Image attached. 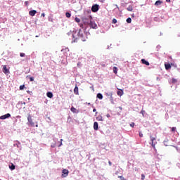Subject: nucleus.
<instances>
[{
  "label": "nucleus",
  "instance_id": "f257e3e1",
  "mask_svg": "<svg viewBox=\"0 0 180 180\" xmlns=\"http://www.w3.org/2000/svg\"><path fill=\"white\" fill-rule=\"evenodd\" d=\"M72 39V43H78L79 39L82 41H85L86 40L84 32L81 30L73 31Z\"/></svg>",
  "mask_w": 180,
  "mask_h": 180
},
{
  "label": "nucleus",
  "instance_id": "f03ea898",
  "mask_svg": "<svg viewBox=\"0 0 180 180\" xmlns=\"http://www.w3.org/2000/svg\"><path fill=\"white\" fill-rule=\"evenodd\" d=\"M82 20H83L84 25H86L87 26H89V23L92 20V16L89 15L87 18L86 17H83Z\"/></svg>",
  "mask_w": 180,
  "mask_h": 180
},
{
  "label": "nucleus",
  "instance_id": "7ed1b4c3",
  "mask_svg": "<svg viewBox=\"0 0 180 180\" xmlns=\"http://www.w3.org/2000/svg\"><path fill=\"white\" fill-rule=\"evenodd\" d=\"M150 141H152V147L153 148H155V144L156 143H154L157 140V135H155V136H153V135L150 136Z\"/></svg>",
  "mask_w": 180,
  "mask_h": 180
},
{
  "label": "nucleus",
  "instance_id": "20e7f679",
  "mask_svg": "<svg viewBox=\"0 0 180 180\" xmlns=\"http://www.w3.org/2000/svg\"><path fill=\"white\" fill-rule=\"evenodd\" d=\"M27 120L30 126H32V127H34V122H33V120L32 119V115H30V114L28 115Z\"/></svg>",
  "mask_w": 180,
  "mask_h": 180
},
{
  "label": "nucleus",
  "instance_id": "39448f33",
  "mask_svg": "<svg viewBox=\"0 0 180 180\" xmlns=\"http://www.w3.org/2000/svg\"><path fill=\"white\" fill-rule=\"evenodd\" d=\"M98 11H99V5L98 4L93 5L91 7V11L95 13V12H98Z\"/></svg>",
  "mask_w": 180,
  "mask_h": 180
},
{
  "label": "nucleus",
  "instance_id": "423d86ee",
  "mask_svg": "<svg viewBox=\"0 0 180 180\" xmlns=\"http://www.w3.org/2000/svg\"><path fill=\"white\" fill-rule=\"evenodd\" d=\"M3 67V72L4 74H6V75H8V74H9V69H8V68L6 67V65H2Z\"/></svg>",
  "mask_w": 180,
  "mask_h": 180
},
{
  "label": "nucleus",
  "instance_id": "0eeeda50",
  "mask_svg": "<svg viewBox=\"0 0 180 180\" xmlns=\"http://www.w3.org/2000/svg\"><path fill=\"white\" fill-rule=\"evenodd\" d=\"M89 26H90V27H91V29H96V27H98V25H96V23H95V22H94L92 20L90 21Z\"/></svg>",
  "mask_w": 180,
  "mask_h": 180
},
{
  "label": "nucleus",
  "instance_id": "6e6552de",
  "mask_svg": "<svg viewBox=\"0 0 180 180\" xmlns=\"http://www.w3.org/2000/svg\"><path fill=\"white\" fill-rule=\"evenodd\" d=\"M69 172H70L68 171V169H63L62 171V176H63V178H65L66 176H68Z\"/></svg>",
  "mask_w": 180,
  "mask_h": 180
},
{
  "label": "nucleus",
  "instance_id": "1a4fd4ad",
  "mask_svg": "<svg viewBox=\"0 0 180 180\" xmlns=\"http://www.w3.org/2000/svg\"><path fill=\"white\" fill-rule=\"evenodd\" d=\"M9 117H11V114L9 113L0 116L1 120H5V119H9Z\"/></svg>",
  "mask_w": 180,
  "mask_h": 180
},
{
  "label": "nucleus",
  "instance_id": "9d476101",
  "mask_svg": "<svg viewBox=\"0 0 180 180\" xmlns=\"http://www.w3.org/2000/svg\"><path fill=\"white\" fill-rule=\"evenodd\" d=\"M37 13V11L36 10H32L29 12L30 16H34Z\"/></svg>",
  "mask_w": 180,
  "mask_h": 180
},
{
  "label": "nucleus",
  "instance_id": "9b49d317",
  "mask_svg": "<svg viewBox=\"0 0 180 180\" xmlns=\"http://www.w3.org/2000/svg\"><path fill=\"white\" fill-rule=\"evenodd\" d=\"M141 63L142 64H145V65H150V63L146 60V59H141Z\"/></svg>",
  "mask_w": 180,
  "mask_h": 180
},
{
  "label": "nucleus",
  "instance_id": "f8f14e48",
  "mask_svg": "<svg viewBox=\"0 0 180 180\" xmlns=\"http://www.w3.org/2000/svg\"><path fill=\"white\" fill-rule=\"evenodd\" d=\"M118 91H117V94L118 95V96H122V95H123V90H122V89H118Z\"/></svg>",
  "mask_w": 180,
  "mask_h": 180
},
{
  "label": "nucleus",
  "instance_id": "ddd939ff",
  "mask_svg": "<svg viewBox=\"0 0 180 180\" xmlns=\"http://www.w3.org/2000/svg\"><path fill=\"white\" fill-rule=\"evenodd\" d=\"M165 70H168L171 68V64L169 63H165Z\"/></svg>",
  "mask_w": 180,
  "mask_h": 180
},
{
  "label": "nucleus",
  "instance_id": "4468645a",
  "mask_svg": "<svg viewBox=\"0 0 180 180\" xmlns=\"http://www.w3.org/2000/svg\"><path fill=\"white\" fill-rule=\"evenodd\" d=\"M98 122H95L94 123V130H98Z\"/></svg>",
  "mask_w": 180,
  "mask_h": 180
},
{
  "label": "nucleus",
  "instance_id": "2eb2a0df",
  "mask_svg": "<svg viewBox=\"0 0 180 180\" xmlns=\"http://www.w3.org/2000/svg\"><path fill=\"white\" fill-rule=\"evenodd\" d=\"M96 120H98L99 122H103V117L102 115H99L96 117Z\"/></svg>",
  "mask_w": 180,
  "mask_h": 180
},
{
  "label": "nucleus",
  "instance_id": "dca6fc26",
  "mask_svg": "<svg viewBox=\"0 0 180 180\" xmlns=\"http://www.w3.org/2000/svg\"><path fill=\"white\" fill-rule=\"evenodd\" d=\"M127 10L129 12H133V6H129L127 8Z\"/></svg>",
  "mask_w": 180,
  "mask_h": 180
},
{
  "label": "nucleus",
  "instance_id": "f3484780",
  "mask_svg": "<svg viewBox=\"0 0 180 180\" xmlns=\"http://www.w3.org/2000/svg\"><path fill=\"white\" fill-rule=\"evenodd\" d=\"M161 4H162V1L158 0L155 3V6H159V5H161Z\"/></svg>",
  "mask_w": 180,
  "mask_h": 180
},
{
  "label": "nucleus",
  "instance_id": "a211bd4d",
  "mask_svg": "<svg viewBox=\"0 0 180 180\" xmlns=\"http://www.w3.org/2000/svg\"><path fill=\"white\" fill-rule=\"evenodd\" d=\"M46 96H48V98H53V93L47 92Z\"/></svg>",
  "mask_w": 180,
  "mask_h": 180
},
{
  "label": "nucleus",
  "instance_id": "6ab92c4d",
  "mask_svg": "<svg viewBox=\"0 0 180 180\" xmlns=\"http://www.w3.org/2000/svg\"><path fill=\"white\" fill-rule=\"evenodd\" d=\"M97 98H98V99H103V96L102 95V94L98 93V94H97Z\"/></svg>",
  "mask_w": 180,
  "mask_h": 180
},
{
  "label": "nucleus",
  "instance_id": "aec40b11",
  "mask_svg": "<svg viewBox=\"0 0 180 180\" xmlns=\"http://www.w3.org/2000/svg\"><path fill=\"white\" fill-rule=\"evenodd\" d=\"M9 168L11 171H13V169H15V165H13V163H11V165H9Z\"/></svg>",
  "mask_w": 180,
  "mask_h": 180
},
{
  "label": "nucleus",
  "instance_id": "412c9836",
  "mask_svg": "<svg viewBox=\"0 0 180 180\" xmlns=\"http://www.w3.org/2000/svg\"><path fill=\"white\" fill-rule=\"evenodd\" d=\"M74 94H75V95H78V86L75 87Z\"/></svg>",
  "mask_w": 180,
  "mask_h": 180
},
{
  "label": "nucleus",
  "instance_id": "4be33fe9",
  "mask_svg": "<svg viewBox=\"0 0 180 180\" xmlns=\"http://www.w3.org/2000/svg\"><path fill=\"white\" fill-rule=\"evenodd\" d=\"M71 112H72V113H77V108L72 107L70 108Z\"/></svg>",
  "mask_w": 180,
  "mask_h": 180
},
{
  "label": "nucleus",
  "instance_id": "5701e85b",
  "mask_svg": "<svg viewBox=\"0 0 180 180\" xmlns=\"http://www.w3.org/2000/svg\"><path fill=\"white\" fill-rule=\"evenodd\" d=\"M172 82L173 84H176V82H178V79H175V78H172Z\"/></svg>",
  "mask_w": 180,
  "mask_h": 180
},
{
  "label": "nucleus",
  "instance_id": "b1692460",
  "mask_svg": "<svg viewBox=\"0 0 180 180\" xmlns=\"http://www.w3.org/2000/svg\"><path fill=\"white\" fill-rule=\"evenodd\" d=\"M113 72H114V74H117V67L113 68Z\"/></svg>",
  "mask_w": 180,
  "mask_h": 180
},
{
  "label": "nucleus",
  "instance_id": "393cba45",
  "mask_svg": "<svg viewBox=\"0 0 180 180\" xmlns=\"http://www.w3.org/2000/svg\"><path fill=\"white\" fill-rule=\"evenodd\" d=\"M65 16H66V18H71V13H70L69 12H67L65 13Z\"/></svg>",
  "mask_w": 180,
  "mask_h": 180
},
{
  "label": "nucleus",
  "instance_id": "a878e982",
  "mask_svg": "<svg viewBox=\"0 0 180 180\" xmlns=\"http://www.w3.org/2000/svg\"><path fill=\"white\" fill-rule=\"evenodd\" d=\"M75 22H77V23H79V22H81V20L77 17L75 18Z\"/></svg>",
  "mask_w": 180,
  "mask_h": 180
},
{
  "label": "nucleus",
  "instance_id": "bb28decb",
  "mask_svg": "<svg viewBox=\"0 0 180 180\" xmlns=\"http://www.w3.org/2000/svg\"><path fill=\"white\" fill-rule=\"evenodd\" d=\"M127 23H131V18H128L127 19Z\"/></svg>",
  "mask_w": 180,
  "mask_h": 180
},
{
  "label": "nucleus",
  "instance_id": "cd10ccee",
  "mask_svg": "<svg viewBox=\"0 0 180 180\" xmlns=\"http://www.w3.org/2000/svg\"><path fill=\"white\" fill-rule=\"evenodd\" d=\"M112 23H113L114 25L117 23V20H116L115 18L112 19Z\"/></svg>",
  "mask_w": 180,
  "mask_h": 180
},
{
  "label": "nucleus",
  "instance_id": "c85d7f7f",
  "mask_svg": "<svg viewBox=\"0 0 180 180\" xmlns=\"http://www.w3.org/2000/svg\"><path fill=\"white\" fill-rule=\"evenodd\" d=\"M22 89H25V85L20 86V90L22 91Z\"/></svg>",
  "mask_w": 180,
  "mask_h": 180
},
{
  "label": "nucleus",
  "instance_id": "c756f323",
  "mask_svg": "<svg viewBox=\"0 0 180 180\" xmlns=\"http://www.w3.org/2000/svg\"><path fill=\"white\" fill-rule=\"evenodd\" d=\"M172 132L176 131V127H172Z\"/></svg>",
  "mask_w": 180,
  "mask_h": 180
},
{
  "label": "nucleus",
  "instance_id": "7c9ffc66",
  "mask_svg": "<svg viewBox=\"0 0 180 180\" xmlns=\"http://www.w3.org/2000/svg\"><path fill=\"white\" fill-rule=\"evenodd\" d=\"M30 81L31 82H33V81H34V77H30Z\"/></svg>",
  "mask_w": 180,
  "mask_h": 180
},
{
  "label": "nucleus",
  "instance_id": "2f4dec72",
  "mask_svg": "<svg viewBox=\"0 0 180 180\" xmlns=\"http://www.w3.org/2000/svg\"><path fill=\"white\" fill-rule=\"evenodd\" d=\"M141 179H142V180L146 179V175L141 174Z\"/></svg>",
  "mask_w": 180,
  "mask_h": 180
},
{
  "label": "nucleus",
  "instance_id": "473e14b6",
  "mask_svg": "<svg viewBox=\"0 0 180 180\" xmlns=\"http://www.w3.org/2000/svg\"><path fill=\"white\" fill-rule=\"evenodd\" d=\"M118 178H120L122 180H126V179H124V177H123V176H119Z\"/></svg>",
  "mask_w": 180,
  "mask_h": 180
},
{
  "label": "nucleus",
  "instance_id": "72a5a7b5",
  "mask_svg": "<svg viewBox=\"0 0 180 180\" xmlns=\"http://www.w3.org/2000/svg\"><path fill=\"white\" fill-rule=\"evenodd\" d=\"M25 54L23 53H20V57H25Z\"/></svg>",
  "mask_w": 180,
  "mask_h": 180
},
{
  "label": "nucleus",
  "instance_id": "f704fd0d",
  "mask_svg": "<svg viewBox=\"0 0 180 180\" xmlns=\"http://www.w3.org/2000/svg\"><path fill=\"white\" fill-rule=\"evenodd\" d=\"M146 111H144V110H142L141 111V113L143 115V116H144V112H145Z\"/></svg>",
  "mask_w": 180,
  "mask_h": 180
},
{
  "label": "nucleus",
  "instance_id": "c9c22d12",
  "mask_svg": "<svg viewBox=\"0 0 180 180\" xmlns=\"http://www.w3.org/2000/svg\"><path fill=\"white\" fill-rule=\"evenodd\" d=\"M131 127H134V122L130 124Z\"/></svg>",
  "mask_w": 180,
  "mask_h": 180
},
{
  "label": "nucleus",
  "instance_id": "e433bc0d",
  "mask_svg": "<svg viewBox=\"0 0 180 180\" xmlns=\"http://www.w3.org/2000/svg\"><path fill=\"white\" fill-rule=\"evenodd\" d=\"M139 137H143V133L139 132Z\"/></svg>",
  "mask_w": 180,
  "mask_h": 180
},
{
  "label": "nucleus",
  "instance_id": "4c0bfd02",
  "mask_svg": "<svg viewBox=\"0 0 180 180\" xmlns=\"http://www.w3.org/2000/svg\"><path fill=\"white\" fill-rule=\"evenodd\" d=\"M25 4L26 6H27L29 5V1H25Z\"/></svg>",
  "mask_w": 180,
  "mask_h": 180
},
{
  "label": "nucleus",
  "instance_id": "58836bf2",
  "mask_svg": "<svg viewBox=\"0 0 180 180\" xmlns=\"http://www.w3.org/2000/svg\"><path fill=\"white\" fill-rule=\"evenodd\" d=\"M41 16H42L43 18H44V16H46V14H44V13H42Z\"/></svg>",
  "mask_w": 180,
  "mask_h": 180
},
{
  "label": "nucleus",
  "instance_id": "ea45409f",
  "mask_svg": "<svg viewBox=\"0 0 180 180\" xmlns=\"http://www.w3.org/2000/svg\"><path fill=\"white\" fill-rule=\"evenodd\" d=\"M108 164H109L110 167H111V165H112V162L108 161Z\"/></svg>",
  "mask_w": 180,
  "mask_h": 180
},
{
  "label": "nucleus",
  "instance_id": "a19ab883",
  "mask_svg": "<svg viewBox=\"0 0 180 180\" xmlns=\"http://www.w3.org/2000/svg\"><path fill=\"white\" fill-rule=\"evenodd\" d=\"M106 116H107V117H110V114H107Z\"/></svg>",
  "mask_w": 180,
  "mask_h": 180
},
{
  "label": "nucleus",
  "instance_id": "79ce46f5",
  "mask_svg": "<svg viewBox=\"0 0 180 180\" xmlns=\"http://www.w3.org/2000/svg\"><path fill=\"white\" fill-rule=\"evenodd\" d=\"M63 146V143L61 142L60 144L59 145V147H61Z\"/></svg>",
  "mask_w": 180,
  "mask_h": 180
},
{
  "label": "nucleus",
  "instance_id": "37998d69",
  "mask_svg": "<svg viewBox=\"0 0 180 180\" xmlns=\"http://www.w3.org/2000/svg\"><path fill=\"white\" fill-rule=\"evenodd\" d=\"M166 2H171V0H166Z\"/></svg>",
  "mask_w": 180,
  "mask_h": 180
},
{
  "label": "nucleus",
  "instance_id": "c03bdc74",
  "mask_svg": "<svg viewBox=\"0 0 180 180\" xmlns=\"http://www.w3.org/2000/svg\"><path fill=\"white\" fill-rule=\"evenodd\" d=\"M93 112H96V109L94 108V109L93 110Z\"/></svg>",
  "mask_w": 180,
  "mask_h": 180
},
{
  "label": "nucleus",
  "instance_id": "a18cd8bd",
  "mask_svg": "<svg viewBox=\"0 0 180 180\" xmlns=\"http://www.w3.org/2000/svg\"><path fill=\"white\" fill-rule=\"evenodd\" d=\"M35 127H39V125L36 124V125H35Z\"/></svg>",
  "mask_w": 180,
  "mask_h": 180
},
{
  "label": "nucleus",
  "instance_id": "49530a36",
  "mask_svg": "<svg viewBox=\"0 0 180 180\" xmlns=\"http://www.w3.org/2000/svg\"><path fill=\"white\" fill-rule=\"evenodd\" d=\"M36 37H39V36L37 35Z\"/></svg>",
  "mask_w": 180,
  "mask_h": 180
},
{
  "label": "nucleus",
  "instance_id": "de8ad7c7",
  "mask_svg": "<svg viewBox=\"0 0 180 180\" xmlns=\"http://www.w3.org/2000/svg\"><path fill=\"white\" fill-rule=\"evenodd\" d=\"M60 141H63V139H60Z\"/></svg>",
  "mask_w": 180,
  "mask_h": 180
}]
</instances>
